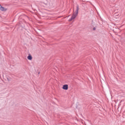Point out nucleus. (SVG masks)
Here are the masks:
<instances>
[{
  "mask_svg": "<svg viewBox=\"0 0 125 125\" xmlns=\"http://www.w3.org/2000/svg\"><path fill=\"white\" fill-rule=\"evenodd\" d=\"M79 9H80L79 5H77L76 6V10L75 12L73 13L71 18L68 20L69 22H70V21H72V20H74V19H75L76 17L78 16V14H79Z\"/></svg>",
  "mask_w": 125,
  "mask_h": 125,
  "instance_id": "obj_1",
  "label": "nucleus"
},
{
  "mask_svg": "<svg viewBox=\"0 0 125 125\" xmlns=\"http://www.w3.org/2000/svg\"><path fill=\"white\" fill-rule=\"evenodd\" d=\"M0 10H1V11H6L7 8L2 7L1 5L0 4Z\"/></svg>",
  "mask_w": 125,
  "mask_h": 125,
  "instance_id": "obj_2",
  "label": "nucleus"
},
{
  "mask_svg": "<svg viewBox=\"0 0 125 125\" xmlns=\"http://www.w3.org/2000/svg\"><path fill=\"white\" fill-rule=\"evenodd\" d=\"M62 89L64 90H68V84H64L62 86Z\"/></svg>",
  "mask_w": 125,
  "mask_h": 125,
  "instance_id": "obj_3",
  "label": "nucleus"
},
{
  "mask_svg": "<svg viewBox=\"0 0 125 125\" xmlns=\"http://www.w3.org/2000/svg\"><path fill=\"white\" fill-rule=\"evenodd\" d=\"M27 59L28 60H32V59H33V57H32V55H31L30 54H29L28 55V56L27 57Z\"/></svg>",
  "mask_w": 125,
  "mask_h": 125,
  "instance_id": "obj_4",
  "label": "nucleus"
},
{
  "mask_svg": "<svg viewBox=\"0 0 125 125\" xmlns=\"http://www.w3.org/2000/svg\"><path fill=\"white\" fill-rule=\"evenodd\" d=\"M93 31H95L96 30V28L95 27H93Z\"/></svg>",
  "mask_w": 125,
  "mask_h": 125,
  "instance_id": "obj_5",
  "label": "nucleus"
},
{
  "mask_svg": "<svg viewBox=\"0 0 125 125\" xmlns=\"http://www.w3.org/2000/svg\"><path fill=\"white\" fill-rule=\"evenodd\" d=\"M7 80H8V81H9V80L8 79V78H7Z\"/></svg>",
  "mask_w": 125,
  "mask_h": 125,
  "instance_id": "obj_6",
  "label": "nucleus"
}]
</instances>
